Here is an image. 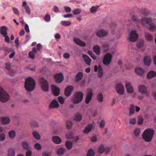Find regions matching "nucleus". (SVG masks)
<instances>
[{
	"mask_svg": "<svg viewBox=\"0 0 156 156\" xmlns=\"http://www.w3.org/2000/svg\"><path fill=\"white\" fill-rule=\"evenodd\" d=\"M140 21L144 27L147 28L151 31L153 32L156 30L155 24L152 22L151 18H142L141 19Z\"/></svg>",
	"mask_w": 156,
	"mask_h": 156,
	"instance_id": "nucleus-1",
	"label": "nucleus"
},
{
	"mask_svg": "<svg viewBox=\"0 0 156 156\" xmlns=\"http://www.w3.org/2000/svg\"><path fill=\"white\" fill-rule=\"evenodd\" d=\"M35 83L34 79L28 77L25 80L24 87L25 89L28 91H33L35 87Z\"/></svg>",
	"mask_w": 156,
	"mask_h": 156,
	"instance_id": "nucleus-2",
	"label": "nucleus"
},
{
	"mask_svg": "<svg viewBox=\"0 0 156 156\" xmlns=\"http://www.w3.org/2000/svg\"><path fill=\"white\" fill-rule=\"evenodd\" d=\"M154 133L153 129H146L144 130L143 134V138L146 141L150 142L152 139Z\"/></svg>",
	"mask_w": 156,
	"mask_h": 156,
	"instance_id": "nucleus-3",
	"label": "nucleus"
},
{
	"mask_svg": "<svg viewBox=\"0 0 156 156\" xmlns=\"http://www.w3.org/2000/svg\"><path fill=\"white\" fill-rule=\"evenodd\" d=\"M83 94L81 92H78L75 93L72 99V101L74 104H78L83 100Z\"/></svg>",
	"mask_w": 156,
	"mask_h": 156,
	"instance_id": "nucleus-4",
	"label": "nucleus"
},
{
	"mask_svg": "<svg viewBox=\"0 0 156 156\" xmlns=\"http://www.w3.org/2000/svg\"><path fill=\"white\" fill-rule=\"evenodd\" d=\"M9 99V95L0 87V101L2 102H6Z\"/></svg>",
	"mask_w": 156,
	"mask_h": 156,
	"instance_id": "nucleus-5",
	"label": "nucleus"
},
{
	"mask_svg": "<svg viewBox=\"0 0 156 156\" xmlns=\"http://www.w3.org/2000/svg\"><path fill=\"white\" fill-rule=\"evenodd\" d=\"M41 88L42 90L45 92H47L49 90L48 84L47 81L43 77L39 80Z\"/></svg>",
	"mask_w": 156,
	"mask_h": 156,
	"instance_id": "nucleus-6",
	"label": "nucleus"
},
{
	"mask_svg": "<svg viewBox=\"0 0 156 156\" xmlns=\"http://www.w3.org/2000/svg\"><path fill=\"white\" fill-rule=\"evenodd\" d=\"M114 52V51H113L111 52L112 54L108 53L105 55L103 60L104 64L108 65L110 63L112 60V55Z\"/></svg>",
	"mask_w": 156,
	"mask_h": 156,
	"instance_id": "nucleus-7",
	"label": "nucleus"
},
{
	"mask_svg": "<svg viewBox=\"0 0 156 156\" xmlns=\"http://www.w3.org/2000/svg\"><path fill=\"white\" fill-rule=\"evenodd\" d=\"M138 35L136 30H132L129 35L128 39L131 42H134L138 39Z\"/></svg>",
	"mask_w": 156,
	"mask_h": 156,
	"instance_id": "nucleus-8",
	"label": "nucleus"
},
{
	"mask_svg": "<svg viewBox=\"0 0 156 156\" xmlns=\"http://www.w3.org/2000/svg\"><path fill=\"white\" fill-rule=\"evenodd\" d=\"M116 90L117 92L119 94L122 95L124 91V87L121 83L117 84L115 86Z\"/></svg>",
	"mask_w": 156,
	"mask_h": 156,
	"instance_id": "nucleus-9",
	"label": "nucleus"
},
{
	"mask_svg": "<svg viewBox=\"0 0 156 156\" xmlns=\"http://www.w3.org/2000/svg\"><path fill=\"white\" fill-rule=\"evenodd\" d=\"M54 77L56 82L57 83H60L63 80V76L61 73H58L55 75Z\"/></svg>",
	"mask_w": 156,
	"mask_h": 156,
	"instance_id": "nucleus-10",
	"label": "nucleus"
},
{
	"mask_svg": "<svg viewBox=\"0 0 156 156\" xmlns=\"http://www.w3.org/2000/svg\"><path fill=\"white\" fill-rule=\"evenodd\" d=\"M108 33L107 30H100L98 31L96 33V35L99 37H102L106 36Z\"/></svg>",
	"mask_w": 156,
	"mask_h": 156,
	"instance_id": "nucleus-11",
	"label": "nucleus"
},
{
	"mask_svg": "<svg viewBox=\"0 0 156 156\" xmlns=\"http://www.w3.org/2000/svg\"><path fill=\"white\" fill-rule=\"evenodd\" d=\"M73 87L70 86L67 87L65 89V94L67 96H69L73 90Z\"/></svg>",
	"mask_w": 156,
	"mask_h": 156,
	"instance_id": "nucleus-12",
	"label": "nucleus"
},
{
	"mask_svg": "<svg viewBox=\"0 0 156 156\" xmlns=\"http://www.w3.org/2000/svg\"><path fill=\"white\" fill-rule=\"evenodd\" d=\"M51 88L53 94L55 96H57L59 94V89L55 86L52 85Z\"/></svg>",
	"mask_w": 156,
	"mask_h": 156,
	"instance_id": "nucleus-13",
	"label": "nucleus"
},
{
	"mask_svg": "<svg viewBox=\"0 0 156 156\" xmlns=\"http://www.w3.org/2000/svg\"><path fill=\"white\" fill-rule=\"evenodd\" d=\"M93 96L92 90L91 89L89 90V92L88 93L85 99V103L87 104H88L91 100Z\"/></svg>",
	"mask_w": 156,
	"mask_h": 156,
	"instance_id": "nucleus-14",
	"label": "nucleus"
},
{
	"mask_svg": "<svg viewBox=\"0 0 156 156\" xmlns=\"http://www.w3.org/2000/svg\"><path fill=\"white\" fill-rule=\"evenodd\" d=\"M138 90L139 92L141 94H145L147 91V87L143 85H139L138 87Z\"/></svg>",
	"mask_w": 156,
	"mask_h": 156,
	"instance_id": "nucleus-15",
	"label": "nucleus"
},
{
	"mask_svg": "<svg viewBox=\"0 0 156 156\" xmlns=\"http://www.w3.org/2000/svg\"><path fill=\"white\" fill-rule=\"evenodd\" d=\"M8 30V28L6 27L2 26L0 28V34L3 36H6L7 34Z\"/></svg>",
	"mask_w": 156,
	"mask_h": 156,
	"instance_id": "nucleus-16",
	"label": "nucleus"
},
{
	"mask_svg": "<svg viewBox=\"0 0 156 156\" xmlns=\"http://www.w3.org/2000/svg\"><path fill=\"white\" fill-rule=\"evenodd\" d=\"M74 42L76 44L82 47H84L86 44L84 42L82 41L81 40L77 38H74L73 39Z\"/></svg>",
	"mask_w": 156,
	"mask_h": 156,
	"instance_id": "nucleus-17",
	"label": "nucleus"
},
{
	"mask_svg": "<svg viewBox=\"0 0 156 156\" xmlns=\"http://www.w3.org/2000/svg\"><path fill=\"white\" fill-rule=\"evenodd\" d=\"M135 73L138 75L142 76H144V71L140 67H137L135 69Z\"/></svg>",
	"mask_w": 156,
	"mask_h": 156,
	"instance_id": "nucleus-18",
	"label": "nucleus"
},
{
	"mask_svg": "<svg viewBox=\"0 0 156 156\" xmlns=\"http://www.w3.org/2000/svg\"><path fill=\"white\" fill-rule=\"evenodd\" d=\"M59 106L57 101L55 100H53L49 106V108H58Z\"/></svg>",
	"mask_w": 156,
	"mask_h": 156,
	"instance_id": "nucleus-19",
	"label": "nucleus"
},
{
	"mask_svg": "<svg viewBox=\"0 0 156 156\" xmlns=\"http://www.w3.org/2000/svg\"><path fill=\"white\" fill-rule=\"evenodd\" d=\"M144 61L146 65L147 66H149L151 62V57L149 56H145L144 58Z\"/></svg>",
	"mask_w": 156,
	"mask_h": 156,
	"instance_id": "nucleus-20",
	"label": "nucleus"
},
{
	"mask_svg": "<svg viewBox=\"0 0 156 156\" xmlns=\"http://www.w3.org/2000/svg\"><path fill=\"white\" fill-rule=\"evenodd\" d=\"M1 123L4 124H8L10 122L9 118L7 117H2L0 118Z\"/></svg>",
	"mask_w": 156,
	"mask_h": 156,
	"instance_id": "nucleus-21",
	"label": "nucleus"
},
{
	"mask_svg": "<svg viewBox=\"0 0 156 156\" xmlns=\"http://www.w3.org/2000/svg\"><path fill=\"white\" fill-rule=\"evenodd\" d=\"M22 6L24 7L26 12L28 15L30 14V9L29 6L27 5V3L26 2H24L23 3Z\"/></svg>",
	"mask_w": 156,
	"mask_h": 156,
	"instance_id": "nucleus-22",
	"label": "nucleus"
},
{
	"mask_svg": "<svg viewBox=\"0 0 156 156\" xmlns=\"http://www.w3.org/2000/svg\"><path fill=\"white\" fill-rule=\"evenodd\" d=\"M52 140L53 142L57 144H60L62 142L61 139L58 136H54L52 137Z\"/></svg>",
	"mask_w": 156,
	"mask_h": 156,
	"instance_id": "nucleus-23",
	"label": "nucleus"
},
{
	"mask_svg": "<svg viewBox=\"0 0 156 156\" xmlns=\"http://www.w3.org/2000/svg\"><path fill=\"white\" fill-rule=\"evenodd\" d=\"M155 76H156V72L153 71H151L148 73L147 76V78L149 79Z\"/></svg>",
	"mask_w": 156,
	"mask_h": 156,
	"instance_id": "nucleus-24",
	"label": "nucleus"
},
{
	"mask_svg": "<svg viewBox=\"0 0 156 156\" xmlns=\"http://www.w3.org/2000/svg\"><path fill=\"white\" fill-rule=\"evenodd\" d=\"M83 57L86 64L88 65H90L91 62L90 58L88 56L85 55H83Z\"/></svg>",
	"mask_w": 156,
	"mask_h": 156,
	"instance_id": "nucleus-25",
	"label": "nucleus"
},
{
	"mask_svg": "<svg viewBox=\"0 0 156 156\" xmlns=\"http://www.w3.org/2000/svg\"><path fill=\"white\" fill-rule=\"evenodd\" d=\"M109 44L107 42L103 43L102 45V49L105 51H108L109 48Z\"/></svg>",
	"mask_w": 156,
	"mask_h": 156,
	"instance_id": "nucleus-26",
	"label": "nucleus"
},
{
	"mask_svg": "<svg viewBox=\"0 0 156 156\" xmlns=\"http://www.w3.org/2000/svg\"><path fill=\"white\" fill-rule=\"evenodd\" d=\"M126 87L128 93H131L133 92V87L129 83L126 84Z\"/></svg>",
	"mask_w": 156,
	"mask_h": 156,
	"instance_id": "nucleus-27",
	"label": "nucleus"
},
{
	"mask_svg": "<svg viewBox=\"0 0 156 156\" xmlns=\"http://www.w3.org/2000/svg\"><path fill=\"white\" fill-rule=\"evenodd\" d=\"M93 126L92 124H89L86 127L84 130L83 133H89L92 129Z\"/></svg>",
	"mask_w": 156,
	"mask_h": 156,
	"instance_id": "nucleus-28",
	"label": "nucleus"
},
{
	"mask_svg": "<svg viewBox=\"0 0 156 156\" xmlns=\"http://www.w3.org/2000/svg\"><path fill=\"white\" fill-rule=\"evenodd\" d=\"M145 38L148 41H151L153 39V36L151 34L147 32L145 33Z\"/></svg>",
	"mask_w": 156,
	"mask_h": 156,
	"instance_id": "nucleus-29",
	"label": "nucleus"
},
{
	"mask_svg": "<svg viewBox=\"0 0 156 156\" xmlns=\"http://www.w3.org/2000/svg\"><path fill=\"white\" fill-rule=\"evenodd\" d=\"M83 74L82 72H79L76 75V81L78 82L81 80L83 77Z\"/></svg>",
	"mask_w": 156,
	"mask_h": 156,
	"instance_id": "nucleus-30",
	"label": "nucleus"
},
{
	"mask_svg": "<svg viewBox=\"0 0 156 156\" xmlns=\"http://www.w3.org/2000/svg\"><path fill=\"white\" fill-rule=\"evenodd\" d=\"M93 51L97 55H99L100 53V47L98 45H95L93 47Z\"/></svg>",
	"mask_w": 156,
	"mask_h": 156,
	"instance_id": "nucleus-31",
	"label": "nucleus"
},
{
	"mask_svg": "<svg viewBox=\"0 0 156 156\" xmlns=\"http://www.w3.org/2000/svg\"><path fill=\"white\" fill-rule=\"evenodd\" d=\"M73 145L72 143L70 141H67L65 143L66 146L68 150H70L72 148Z\"/></svg>",
	"mask_w": 156,
	"mask_h": 156,
	"instance_id": "nucleus-32",
	"label": "nucleus"
},
{
	"mask_svg": "<svg viewBox=\"0 0 156 156\" xmlns=\"http://www.w3.org/2000/svg\"><path fill=\"white\" fill-rule=\"evenodd\" d=\"M135 112V107L133 105H130L129 108V115L131 116Z\"/></svg>",
	"mask_w": 156,
	"mask_h": 156,
	"instance_id": "nucleus-33",
	"label": "nucleus"
},
{
	"mask_svg": "<svg viewBox=\"0 0 156 156\" xmlns=\"http://www.w3.org/2000/svg\"><path fill=\"white\" fill-rule=\"evenodd\" d=\"M32 134L33 136L35 139L37 140H39L40 139V135L36 131H34L33 132Z\"/></svg>",
	"mask_w": 156,
	"mask_h": 156,
	"instance_id": "nucleus-34",
	"label": "nucleus"
},
{
	"mask_svg": "<svg viewBox=\"0 0 156 156\" xmlns=\"http://www.w3.org/2000/svg\"><path fill=\"white\" fill-rule=\"evenodd\" d=\"M5 66L6 69L8 70L9 73L11 75H13V74L11 72H12V73L13 72V70H12L10 69L11 66L10 64L8 63H6Z\"/></svg>",
	"mask_w": 156,
	"mask_h": 156,
	"instance_id": "nucleus-35",
	"label": "nucleus"
},
{
	"mask_svg": "<svg viewBox=\"0 0 156 156\" xmlns=\"http://www.w3.org/2000/svg\"><path fill=\"white\" fill-rule=\"evenodd\" d=\"M8 156H14L15 152L14 150L12 148L9 149L8 150Z\"/></svg>",
	"mask_w": 156,
	"mask_h": 156,
	"instance_id": "nucleus-36",
	"label": "nucleus"
},
{
	"mask_svg": "<svg viewBox=\"0 0 156 156\" xmlns=\"http://www.w3.org/2000/svg\"><path fill=\"white\" fill-rule=\"evenodd\" d=\"M82 119V116L79 113H77L75 116L74 120L77 121H80Z\"/></svg>",
	"mask_w": 156,
	"mask_h": 156,
	"instance_id": "nucleus-37",
	"label": "nucleus"
},
{
	"mask_svg": "<svg viewBox=\"0 0 156 156\" xmlns=\"http://www.w3.org/2000/svg\"><path fill=\"white\" fill-rule=\"evenodd\" d=\"M65 151V149L60 148L57 150V153L58 155H62Z\"/></svg>",
	"mask_w": 156,
	"mask_h": 156,
	"instance_id": "nucleus-38",
	"label": "nucleus"
},
{
	"mask_svg": "<svg viewBox=\"0 0 156 156\" xmlns=\"http://www.w3.org/2000/svg\"><path fill=\"white\" fill-rule=\"evenodd\" d=\"M97 99L100 102H102L103 101V97L101 93H99L97 95Z\"/></svg>",
	"mask_w": 156,
	"mask_h": 156,
	"instance_id": "nucleus-39",
	"label": "nucleus"
},
{
	"mask_svg": "<svg viewBox=\"0 0 156 156\" xmlns=\"http://www.w3.org/2000/svg\"><path fill=\"white\" fill-rule=\"evenodd\" d=\"M9 136L10 138H14L16 136L15 132L14 130H12L9 132Z\"/></svg>",
	"mask_w": 156,
	"mask_h": 156,
	"instance_id": "nucleus-40",
	"label": "nucleus"
},
{
	"mask_svg": "<svg viewBox=\"0 0 156 156\" xmlns=\"http://www.w3.org/2000/svg\"><path fill=\"white\" fill-rule=\"evenodd\" d=\"M129 123L130 124L134 125L136 123V118H131L129 120Z\"/></svg>",
	"mask_w": 156,
	"mask_h": 156,
	"instance_id": "nucleus-41",
	"label": "nucleus"
},
{
	"mask_svg": "<svg viewBox=\"0 0 156 156\" xmlns=\"http://www.w3.org/2000/svg\"><path fill=\"white\" fill-rule=\"evenodd\" d=\"M98 8L99 6L98 5H96L95 6H93L90 8V11L91 13H95L96 12L97 9Z\"/></svg>",
	"mask_w": 156,
	"mask_h": 156,
	"instance_id": "nucleus-42",
	"label": "nucleus"
},
{
	"mask_svg": "<svg viewBox=\"0 0 156 156\" xmlns=\"http://www.w3.org/2000/svg\"><path fill=\"white\" fill-rule=\"evenodd\" d=\"M60 23L63 26H69L71 24V22L69 21H62Z\"/></svg>",
	"mask_w": 156,
	"mask_h": 156,
	"instance_id": "nucleus-43",
	"label": "nucleus"
},
{
	"mask_svg": "<svg viewBox=\"0 0 156 156\" xmlns=\"http://www.w3.org/2000/svg\"><path fill=\"white\" fill-rule=\"evenodd\" d=\"M105 151V147L103 145L100 146L98 149V151L100 153L102 154Z\"/></svg>",
	"mask_w": 156,
	"mask_h": 156,
	"instance_id": "nucleus-44",
	"label": "nucleus"
},
{
	"mask_svg": "<svg viewBox=\"0 0 156 156\" xmlns=\"http://www.w3.org/2000/svg\"><path fill=\"white\" fill-rule=\"evenodd\" d=\"M22 146L23 149L26 150L28 149L29 148L28 144L26 141H24L22 143Z\"/></svg>",
	"mask_w": 156,
	"mask_h": 156,
	"instance_id": "nucleus-45",
	"label": "nucleus"
},
{
	"mask_svg": "<svg viewBox=\"0 0 156 156\" xmlns=\"http://www.w3.org/2000/svg\"><path fill=\"white\" fill-rule=\"evenodd\" d=\"M94 154V152L93 150L91 149H90L87 153V156H93Z\"/></svg>",
	"mask_w": 156,
	"mask_h": 156,
	"instance_id": "nucleus-46",
	"label": "nucleus"
},
{
	"mask_svg": "<svg viewBox=\"0 0 156 156\" xmlns=\"http://www.w3.org/2000/svg\"><path fill=\"white\" fill-rule=\"evenodd\" d=\"M81 11L80 9H75L73 12V13L76 15L80 14L81 12Z\"/></svg>",
	"mask_w": 156,
	"mask_h": 156,
	"instance_id": "nucleus-47",
	"label": "nucleus"
},
{
	"mask_svg": "<svg viewBox=\"0 0 156 156\" xmlns=\"http://www.w3.org/2000/svg\"><path fill=\"white\" fill-rule=\"evenodd\" d=\"M140 131V129L139 128H136L134 131V134L135 135L134 137L135 136H137L139 134Z\"/></svg>",
	"mask_w": 156,
	"mask_h": 156,
	"instance_id": "nucleus-48",
	"label": "nucleus"
},
{
	"mask_svg": "<svg viewBox=\"0 0 156 156\" xmlns=\"http://www.w3.org/2000/svg\"><path fill=\"white\" fill-rule=\"evenodd\" d=\"M132 19L133 21L136 23H137L138 22V20L137 17L134 14L132 15Z\"/></svg>",
	"mask_w": 156,
	"mask_h": 156,
	"instance_id": "nucleus-49",
	"label": "nucleus"
},
{
	"mask_svg": "<svg viewBox=\"0 0 156 156\" xmlns=\"http://www.w3.org/2000/svg\"><path fill=\"white\" fill-rule=\"evenodd\" d=\"M144 121L143 117L141 116H140L138 118V123L139 124H141L143 123Z\"/></svg>",
	"mask_w": 156,
	"mask_h": 156,
	"instance_id": "nucleus-50",
	"label": "nucleus"
},
{
	"mask_svg": "<svg viewBox=\"0 0 156 156\" xmlns=\"http://www.w3.org/2000/svg\"><path fill=\"white\" fill-rule=\"evenodd\" d=\"M58 100L59 103L62 104H63L64 102V99L62 96H59Z\"/></svg>",
	"mask_w": 156,
	"mask_h": 156,
	"instance_id": "nucleus-51",
	"label": "nucleus"
},
{
	"mask_svg": "<svg viewBox=\"0 0 156 156\" xmlns=\"http://www.w3.org/2000/svg\"><path fill=\"white\" fill-rule=\"evenodd\" d=\"M44 20L46 22H49L50 20V16L48 14H46L44 17Z\"/></svg>",
	"mask_w": 156,
	"mask_h": 156,
	"instance_id": "nucleus-52",
	"label": "nucleus"
},
{
	"mask_svg": "<svg viewBox=\"0 0 156 156\" xmlns=\"http://www.w3.org/2000/svg\"><path fill=\"white\" fill-rule=\"evenodd\" d=\"M34 148L37 150H39L41 148V145L38 143H36L35 144Z\"/></svg>",
	"mask_w": 156,
	"mask_h": 156,
	"instance_id": "nucleus-53",
	"label": "nucleus"
},
{
	"mask_svg": "<svg viewBox=\"0 0 156 156\" xmlns=\"http://www.w3.org/2000/svg\"><path fill=\"white\" fill-rule=\"evenodd\" d=\"M105 122L104 120H101L99 126L101 128H103L105 125Z\"/></svg>",
	"mask_w": 156,
	"mask_h": 156,
	"instance_id": "nucleus-54",
	"label": "nucleus"
},
{
	"mask_svg": "<svg viewBox=\"0 0 156 156\" xmlns=\"http://www.w3.org/2000/svg\"><path fill=\"white\" fill-rule=\"evenodd\" d=\"M66 125L67 127L68 128L70 129L71 128L72 126V123L69 121H67L66 123Z\"/></svg>",
	"mask_w": 156,
	"mask_h": 156,
	"instance_id": "nucleus-55",
	"label": "nucleus"
},
{
	"mask_svg": "<svg viewBox=\"0 0 156 156\" xmlns=\"http://www.w3.org/2000/svg\"><path fill=\"white\" fill-rule=\"evenodd\" d=\"M144 45V42L143 41H140V42H138L136 44L137 46L139 48H140L143 47Z\"/></svg>",
	"mask_w": 156,
	"mask_h": 156,
	"instance_id": "nucleus-56",
	"label": "nucleus"
},
{
	"mask_svg": "<svg viewBox=\"0 0 156 156\" xmlns=\"http://www.w3.org/2000/svg\"><path fill=\"white\" fill-rule=\"evenodd\" d=\"M5 139V136L4 134L2 133L0 135V141H3Z\"/></svg>",
	"mask_w": 156,
	"mask_h": 156,
	"instance_id": "nucleus-57",
	"label": "nucleus"
},
{
	"mask_svg": "<svg viewBox=\"0 0 156 156\" xmlns=\"http://www.w3.org/2000/svg\"><path fill=\"white\" fill-rule=\"evenodd\" d=\"M64 8V10L66 12L68 13L71 11V9L69 7L65 6Z\"/></svg>",
	"mask_w": 156,
	"mask_h": 156,
	"instance_id": "nucleus-58",
	"label": "nucleus"
},
{
	"mask_svg": "<svg viewBox=\"0 0 156 156\" xmlns=\"http://www.w3.org/2000/svg\"><path fill=\"white\" fill-rule=\"evenodd\" d=\"M12 10L13 12L16 14L19 15V11L15 7H12Z\"/></svg>",
	"mask_w": 156,
	"mask_h": 156,
	"instance_id": "nucleus-59",
	"label": "nucleus"
},
{
	"mask_svg": "<svg viewBox=\"0 0 156 156\" xmlns=\"http://www.w3.org/2000/svg\"><path fill=\"white\" fill-rule=\"evenodd\" d=\"M63 57L65 58H68L70 57V55L68 53H65L63 55Z\"/></svg>",
	"mask_w": 156,
	"mask_h": 156,
	"instance_id": "nucleus-60",
	"label": "nucleus"
},
{
	"mask_svg": "<svg viewBox=\"0 0 156 156\" xmlns=\"http://www.w3.org/2000/svg\"><path fill=\"white\" fill-rule=\"evenodd\" d=\"M29 55L30 58L32 59H33L34 57V55L32 52L30 51L29 53Z\"/></svg>",
	"mask_w": 156,
	"mask_h": 156,
	"instance_id": "nucleus-61",
	"label": "nucleus"
},
{
	"mask_svg": "<svg viewBox=\"0 0 156 156\" xmlns=\"http://www.w3.org/2000/svg\"><path fill=\"white\" fill-rule=\"evenodd\" d=\"M3 36L5 37V41L7 43H9V37L7 35Z\"/></svg>",
	"mask_w": 156,
	"mask_h": 156,
	"instance_id": "nucleus-62",
	"label": "nucleus"
},
{
	"mask_svg": "<svg viewBox=\"0 0 156 156\" xmlns=\"http://www.w3.org/2000/svg\"><path fill=\"white\" fill-rule=\"evenodd\" d=\"M25 30L27 33H28L30 31L29 26L27 24L25 25Z\"/></svg>",
	"mask_w": 156,
	"mask_h": 156,
	"instance_id": "nucleus-63",
	"label": "nucleus"
},
{
	"mask_svg": "<svg viewBox=\"0 0 156 156\" xmlns=\"http://www.w3.org/2000/svg\"><path fill=\"white\" fill-rule=\"evenodd\" d=\"M31 151L30 150H28L26 152V156H31Z\"/></svg>",
	"mask_w": 156,
	"mask_h": 156,
	"instance_id": "nucleus-64",
	"label": "nucleus"
}]
</instances>
